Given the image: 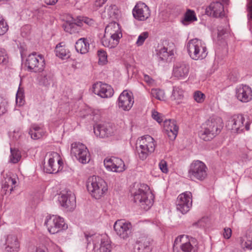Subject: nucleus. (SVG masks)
Instances as JSON below:
<instances>
[{
	"instance_id": "nucleus-34",
	"label": "nucleus",
	"mask_w": 252,
	"mask_h": 252,
	"mask_svg": "<svg viewBox=\"0 0 252 252\" xmlns=\"http://www.w3.org/2000/svg\"><path fill=\"white\" fill-rule=\"evenodd\" d=\"M42 133L41 128L35 125H32L29 131V134L33 139H38L41 138L43 135Z\"/></svg>"
},
{
	"instance_id": "nucleus-25",
	"label": "nucleus",
	"mask_w": 252,
	"mask_h": 252,
	"mask_svg": "<svg viewBox=\"0 0 252 252\" xmlns=\"http://www.w3.org/2000/svg\"><path fill=\"white\" fill-rule=\"evenodd\" d=\"M151 242L152 239L150 237L147 236L140 237L136 242L135 249L138 252H150L151 251L150 247Z\"/></svg>"
},
{
	"instance_id": "nucleus-46",
	"label": "nucleus",
	"mask_w": 252,
	"mask_h": 252,
	"mask_svg": "<svg viewBox=\"0 0 252 252\" xmlns=\"http://www.w3.org/2000/svg\"><path fill=\"white\" fill-rule=\"evenodd\" d=\"M149 33L147 32H142L140 35H139L136 44L138 46L142 45L145 39L148 37Z\"/></svg>"
},
{
	"instance_id": "nucleus-20",
	"label": "nucleus",
	"mask_w": 252,
	"mask_h": 252,
	"mask_svg": "<svg viewBox=\"0 0 252 252\" xmlns=\"http://www.w3.org/2000/svg\"><path fill=\"white\" fill-rule=\"evenodd\" d=\"M118 105L125 111H128L131 109L134 100L132 97V93H128L126 90L124 91L120 95L119 98Z\"/></svg>"
},
{
	"instance_id": "nucleus-55",
	"label": "nucleus",
	"mask_w": 252,
	"mask_h": 252,
	"mask_svg": "<svg viewBox=\"0 0 252 252\" xmlns=\"http://www.w3.org/2000/svg\"><path fill=\"white\" fill-rule=\"evenodd\" d=\"M107 0H95L94 4V6L96 9L101 7L106 1Z\"/></svg>"
},
{
	"instance_id": "nucleus-14",
	"label": "nucleus",
	"mask_w": 252,
	"mask_h": 252,
	"mask_svg": "<svg viewBox=\"0 0 252 252\" xmlns=\"http://www.w3.org/2000/svg\"><path fill=\"white\" fill-rule=\"evenodd\" d=\"M104 165L107 170L113 172H121L125 170L124 162L121 158L114 157L105 158Z\"/></svg>"
},
{
	"instance_id": "nucleus-30",
	"label": "nucleus",
	"mask_w": 252,
	"mask_h": 252,
	"mask_svg": "<svg viewBox=\"0 0 252 252\" xmlns=\"http://www.w3.org/2000/svg\"><path fill=\"white\" fill-rule=\"evenodd\" d=\"M120 38L119 35L117 37H108L107 35L104 34L101 39V43L105 47L113 48L119 44Z\"/></svg>"
},
{
	"instance_id": "nucleus-45",
	"label": "nucleus",
	"mask_w": 252,
	"mask_h": 252,
	"mask_svg": "<svg viewBox=\"0 0 252 252\" xmlns=\"http://www.w3.org/2000/svg\"><path fill=\"white\" fill-rule=\"evenodd\" d=\"M8 57L5 49L0 48V64H5L7 63Z\"/></svg>"
},
{
	"instance_id": "nucleus-28",
	"label": "nucleus",
	"mask_w": 252,
	"mask_h": 252,
	"mask_svg": "<svg viewBox=\"0 0 252 252\" xmlns=\"http://www.w3.org/2000/svg\"><path fill=\"white\" fill-rule=\"evenodd\" d=\"M105 35H107L108 37L119 35L120 38L122 37V33L121 31L119 25L115 22L110 23L105 28Z\"/></svg>"
},
{
	"instance_id": "nucleus-32",
	"label": "nucleus",
	"mask_w": 252,
	"mask_h": 252,
	"mask_svg": "<svg viewBox=\"0 0 252 252\" xmlns=\"http://www.w3.org/2000/svg\"><path fill=\"white\" fill-rule=\"evenodd\" d=\"M55 52L56 56L63 60L67 59L70 57L69 50L65 47L62 45V43L56 46Z\"/></svg>"
},
{
	"instance_id": "nucleus-40",
	"label": "nucleus",
	"mask_w": 252,
	"mask_h": 252,
	"mask_svg": "<svg viewBox=\"0 0 252 252\" xmlns=\"http://www.w3.org/2000/svg\"><path fill=\"white\" fill-rule=\"evenodd\" d=\"M205 224L204 220L203 219H200L197 221L193 223L189 227V229L190 231L195 232V229L203 228L205 226Z\"/></svg>"
},
{
	"instance_id": "nucleus-62",
	"label": "nucleus",
	"mask_w": 252,
	"mask_h": 252,
	"mask_svg": "<svg viewBox=\"0 0 252 252\" xmlns=\"http://www.w3.org/2000/svg\"><path fill=\"white\" fill-rule=\"evenodd\" d=\"M247 147L250 150H252V141H248L246 144Z\"/></svg>"
},
{
	"instance_id": "nucleus-24",
	"label": "nucleus",
	"mask_w": 252,
	"mask_h": 252,
	"mask_svg": "<svg viewBox=\"0 0 252 252\" xmlns=\"http://www.w3.org/2000/svg\"><path fill=\"white\" fill-rule=\"evenodd\" d=\"M5 252H18L20 244L17 237L13 235H8L5 239Z\"/></svg>"
},
{
	"instance_id": "nucleus-3",
	"label": "nucleus",
	"mask_w": 252,
	"mask_h": 252,
	"mask_svg": "<svg viewBox=\"0 0 252 252\" xmlns=\"http://www.w3.org/2000/svg\"><path fill=\"white\" fill-rule=\"evenodd\" d=\"M137 152L140 159L145 160L148 156L153 153L155 150L156 145L154 138L149 135L141 137L137 140Z\"/></svg>"
},
{
	"instance_id": "nucleus-12",
	"label": "nucleus",
	"mask_w": 252,
	"mask_h": 252,
	"mask_svg": "<svg viewBox=\"0 0 252 252\" xmlns=\"http://www.w3.org/2000/svg\"><path fill=\"white\" fill-rule=\"evenodd\" d=\"M59 201L62 206L68 211H72L76 207L75 194L69 190L62 191Z\"/></svg>"
},
{
	"instance_id": "nucleus-61",
	"label": "nucleus",
	"mask_w": 252,
	"mask_h": 252,
	"mask_svg": "<svg viewBox=\"0 0 252 252\" xmlns=\"http://www.w3.org/2000/svg\"><path fill=\"white\" fill-rule=\"evenodd\" d=\"M58 0H45V3L48 5H54L57 3Z\"/></svg>"
},
{
	"instance_id": "nucleus-63",
	"label": "nucleus",
	"mask_w": 252,
	"mask_h": 252,
	"mask_svg": "<svg viewBox=\"0 0 252 252\" xmlns=\"http://www.w3.org/2000/svg\"><path fill=\"white\" fill-rule=\"evenodd\" d=\"M1 99L0 98V116L5 113V109H2L1 107Z\"/></svg>"
},
{
	"instance_id": "nucleus-58",
	"label": "nucleus",
	"mask_w": 252,
	"mask_h": 252,
	"mask_svg": "<svg viewBox=\"0 0 252 252\" xmlns=\"http://www.w3.org/2000/svg\"><path fill=\"white\" fill-rule=\"evenodd\" d=\"M24 97H17L16 98V102L19 106H22L24 104Z\"/></svg>"
},
{
	"instance_id": "nucleus-42",
	"label": "nucleus",
	"mask_w": 252,
	"mask_h": 252,
	"mask_svg": "<svg viewBox=\"0 0 252 252\" xmlns=\"http://www.w3.org/2000/svg\"><path fill=\"white\" fill-rule=\"evenodd\" d=\"M8 30V26L5 21L0 17V35L5 34Z\"/></svg>"
},
{
	"instance_id": "nucleus-19",
	"label": "nucleus",
	"mask_w": 252,
	"mask_h": 252,
	"mask_svg": "<svg viewBox=\"0 0 252 252\" xmlns=\"http://www.w3.org/2000/svg\"><path fill=\"white\" fill-rule=\"evenodd\" d=\"M236 96L240 101L247 102L252 99V90L249 86L240 85L235 89Z\"/></svg>"
},
{
	"instance_id": "nucleus-50",
	"label": "nucleus",
	"mask_w": 252,
	"mask_h": 252,
	"mask_svg": "<svg viewBox=\"0 0 252 252\" xmlns=\"http://www.w3.org/2000/svg\"><path fill=\"white\" fill-rule=\"evenodd\" d=\"M218 37L223 38L222 36L225 34H228V30L226 28L222 27H219L218 28Z\"/></svg>"
},
{
	"instance_id": "nucleus-11",
	"label": "nucleus",
	"mask_w": 252,
	"mask_h": 252,
	"mask_svg": "<svg viewBox=\"0 0 252 252\" xmlns=\"http://www.w3.org/2000/svg\"><path fill=\"white\" fill-rule=\"evenodd\" d=\"M191 193L186 192L180 194L176 200V208L182 214H186L192 206Z\"/></svg>"
},
{
	"instance_id": "nucleus-59",
	"label": "nucleus",
	"mask_w": 252,
	"mask_h": 252,
	"mask_svg": "<svg viewBox=\"0 0 252 252\" xmlns=\"http://www.w3.org/2000/svg\"><path fill=\"white\" fill-rule=\"evenodd\" d=\"M229 79L232 81L235 82L239 79V76L237 74H235V75H233V74H232L229 75Z\"/></svg>"
},
{
	"instance_id": "nucleus-44",
	"label": "nucleus",
	"mask_w": 252,
	"mask_h": 252,
	"mask_svg": "<svg viewBox=\"0 0 252 252\" xmlns=\"http://www.w3.org/2000/svg\"><path fill=\"white\" fill-rule=\"evenodd\" d=\"M111 245L109 242H102L100 247V252H111Z\"/></svg>"
},
{
	"instance_id": "nucleus-29",
	"label": "nucleus",
	"mask_w": 252,
	"mask_h": 252,
	"mask_svg": "<svg viewBox=\"0 0 252 252\" xmlns=\"http://www.w3.org/2000/svg\"><path fill=\"white\" fill-rule=\"evenodd\" d=\"M75 47L76 51L81 54L88 53L90 48L88 40L85 38L79 39L76 42Z\"/></svg>"
},
{
	"instance_id": "nucleus-57",
	"label": "nucleus",
	"mask_w": 252,
	"mask_h": 252,
	"mask_svg": "<svg viewBox=\"0 0 252 252\" xmlns=\"http://www.w3.org/2000/svg\"><path fill=\"white\" fill-rule=\"evenodd\" d=\"M17 97H24V91H23V90L21 89L20 88H19V89L17 92V94H16V98H17Z\"/></svg>"
},
{
	"instance_id": "nucleus-37",
	"label": "nucleus",
	"mask_w": 252,
	"mask_h": 252,
	"mask_svg": "<svg viewBox=\"0 0 252 252\" xmlns=\"http://www.w3.org/2000/svg\"><path fill=\"white\" fill-rule=\"evenodd\" d=\"M11 155L10 156V162L13 163H17L21 158L20 151L15 149L10 148Z\"/></svg>"
},
{
	"instance_id": "nucleus-27",
	"label": "nucleus",
	"mask_w": 252,
	"mask_h": 252,
	"mask_svg": "<svg viewBox=\"0 0 252 252\" xmlns=\"http://www.w3.org/2000/svg\"><path fill=\"white\" fill-rule=\"evenodd\" d=\"M74 21L73 22L66 21L63 25L64 30L70 34L79 32L81 26H82V22L80 20L78 21L77 19Z\"/></svg>"
},
{
	"instance_id": "nucleus-36",
	"label": "nucleus",
	"mask_w": 252,
	"mask_h": 252,
	"mask_svg": "<svg viewBox=\"0 0 252 252\" xmlns=\"http://www.w3.org/2000/svg\"><path fill=\"white\" fill-rule=\"evenodd\" d=\"M197 19L193 10L188 9L184 15V18L182 21L184 25H188L189 23L197 21Z\"/></svg>"
},
{
	"instance_id": "nucleus-53",
	"label": "nucleus",
	"mask_w": 252,
	"mask_h": 252,
	"mask_svg": "<svg viewBox=\"0 0 252 252\" xmlns=\"http://www.w3.org/2000/svg\"><path fill=\"white\" fill-rule=\"evenodd\" d=\"M223 230V235L224 238L227 239H229L232 234L231 229L229 227H226L224 228Z\"/></svg>"
},
{
	"instance_id": "nucleus-22",
	"label": "nucleus",
	"mask_w": 252,
	"mask_h": 252,
	"mask_svg": "<svg viewBox=\"0 0 252 252\" xmlns=\"http://www.w3.org/2000/svg\"><path fill=\"white\" fill-rule=\"evenodd\" d=\"M16 183V178H13L10 175L6 174L2 181L1 194L5 195L11 194L13 189L15 187Z\"/></svg>"
},
{
	"instance_id": "nucleus-4",
	"label": "nucleus",
	"mask_w": 252,
	"mask_h": 252,
	"mask_svg": "<svg viewBox=\"0 0 252 252\" xmlns=\"http://www.w3.org/2000/svg\"><path fill=\"white\" fill-rule=\"evenodd\" d=\"M187 49L189 57L194 60H202L205 58L208 54L205 44L197 38L189 41Z\"/></svg>"
},
{
	"instance_id": "nucleus-60",
	"label": "nucleus",
	"mask_w": 252,
	"mask_h": 252,
	"mask_svg": "<svg viewBox=\"0 0 252 252\" xmlns=\"http://www.w3.org/2000/svg\"><path fill=\"white\" fill-rule=\"evenodd\" d=\"M47 248L44 246L39 247L36 248L35 252H46Z\"/></svg>"
},
{
	"instance_id": "nucleus-17",
	"label": "nucleus",
	"mask_w": 252,
	"mask_h": 252,
	"mask_svg": "<svg viewBox=\"0 0 252 252\" xmlns=\"http://www.w3.org/2000/svg\"><path fill=\"white\" fill-rule=\"evenodd\" d=\"M93 92L102 98H108L113 94V90L110 85L103 84L101 82L93 85Z\"/></svg>"
},
{
	"instance_id": "nucleus-2",
	"label": "nucleus",
	"mask_w": 252,
	"mask_h": 252,
	"mask_svg": "<svg viewBox=\"0 0 252 252\" xmlns=\"http://www.w3.org/2000/svg\"><path fill=\"white\" fill-rule=\"evenodd\" d=\"M134 202L142 209L147 211L154 203V195L145 184H141L138 189L132 193Z\"/></svg>"
},
{
	"instance_id": "nucleus-41",
	"label": "nucleus",
	"mask_w": 252,
	"mask_h": 252,
	"mask_svg": "<svg viewBox=\"0 0 252 252\" xmlns=\"http://www.w3.org/2000/svg\"><path fill=\"white\" fill-rule=\"evenodd\" d=\"M97 55L100 63L104 64L107 62V55L105 51L103 50H99L97 51Z\"/></svg>"
},
{
	"instance_id": "nucleus-39",
	"label": "nucleus",
	"mask_w": 252,
	"mask_h": 252,
	"mask_svg": "<svg viewBox=\"0 0 252 252\" xmlns=\"http://www.w3.org/2000/svg\"><path fill=\"white\" fill-rule=\"evenodd\" d=\"M184 97L183 91L179 88H175L173 90L172 98L177 101L178 103L180 102Z\"/></svg>"
},
{
	"instance_id": "nucleus-8",
	"label": "nucleus",
	"mask_w": 252,
	"mask_h": 252,
	"mask_svg": "<svg viewBox=\"0 0 252 252\" xmlns=\"http://www.w3.org/2000/svg\"><path fill=\"white\" fill-rule=\"evenodd\" d=\"M44 224L47 227L48 231L53 234L67 228V225L65 223L63 219L54 215L48 216Z\"/></svg>"
},
{
	"instance_id": "nucleus-38",
	"label": "nucleus",
	"mask_w": 252,
	"mask_h": 252,
	"mask_svg": "<svg viewBox=\"0 0 252 252\" xmlns=\"http://www.w3.org/2000/svg\"><path fill=\"white\" fill-rule=\"evenodd\" d=\"M151 94L153 97L160 100H162L165 98L164 91L159 89H152Z\"/></svg>"
},
{
	"instance_id": "nucleus-10",
	"label": "nucleus",
	"mask_w": 252,
	"mask_h": 252,
	"mask_svg": "<svg viewBox=\"0 0 252 252\" xmlns=\"http://www.w3.org/2000/svg\"><path fill=\"white\" fill-rule=\"evenodd\" d=\"M114 229L121 239L126 240L131 234L132 225L125 220H118L114 224Z\"/></svg>"
},
{
	"instance_id": "nucleus-9",
	"label": "nucleus",
	"mask_w": 252,
	"mask_h": 252,
	"mask_svg": "<svg viewBox=\"0 0 252 252\" xmlns=\"http://www.w3.org/2000/svg\"><path fill=\"white\" fill-rule=\"evenodd\" d=\"M71 154L82 163H86L90 160L89 151L82 143L76 142L72 144Z\"/></svg>"
},
{
	"instance_id": "nucleus-6",
	"label": "nucleus",
	"mask_w": 252,
	"mask_h": 252,
	"mask_svg": "<svg viewBox=\"0 0 252 252\" xmlns=\"http://www.w3.org/2000/svg\"><path fill=\"white\" fill-rule=\"evenodd\" d=\"M208 168L202 161L194 160L190 165L189 170V176L192 179H196L202 181L207 176Z\"/></svg>"
},
{
	"instance_id": "nucleus-16",
	"label": "nucleus",
	"mask_w": 252,
	"mask_h": 252,
	"mask_svg": "<svg viewBox=\"0 0 252 252\" xmlns=\"http://www.w3.org/2000/svg\"><path fill=\"white\" fill-rule=\"evenodd\" d=\"M187 235H181L177 237L175 240L173 245V252H195L197 251L196 247L193 246L190 242L183 243L178 248V245L183 242L182 239L187 238Z\"/></svg>"
},
{
	"instance_id": "nucleus-52",
	"label": "nucleus",
	"mask_w": 252,
	"mask_h": 252,
	"mask_svg": "<svg viewBox=\"0 0 252 252\" xmlns=\"http://www.w3.org/2000/svg\"><path fill=\"white\" fill-rule=\"evenodd\" d=\"M152 118L156 120L158 123H160L162 121V119L160 116V114L157 111H154L152 113Z\"/></svg>"
},
{
	"instance_id": "nucleus-23",
	"label": "nucleus",
	"mask_w": 252,
	"mask_h": 252,
	"mask_svg": "<svg viewBox=\"0 0 252 252\" xmlns=\"http://www.w3.org/2000/svg\"><path fill=\"white\" fill-rule=\"evenodd\" d=\"M94 130L95 135L100 138L108 137L113 133V129L109 124L96 125Z\"/></svg>"
},
{
	"instance_id": "nucleus-1",
	"label": "nucleus",
	"mask_w": 252,
	"mask_h": 252,
	"mask_svg": "<svg viewBox=\"0 0 252 252\" xmlns=\"http://www.w3.org/2000/svg\"><path fill=\"white\" fill-rule=\"evenodd\" d=\"M223 127L221 118L212 117L206 122L203 129L199 133V136L204 141H210L220 133Z\"/></svg>"
},
{
	"instance_id": "nucleus-26",
	"label": "nucleus",
	"mask_w": 252,
	"mask_h": 252,
	"mask_svg": "<svg viewBox=\"0 0 252 252\" xmlns=\"http://www.w3.org/2000/svg\"><path fill=\"white\" fill-rule=\"evenodd\" d=\"M163 126L168 133L169 137L175 139L178 134L179 127L176 125V122L172 120H166L164 121Z\"/></svg>"
},
{
	"instance_id": "nucleus-56",
	"label": "nucleus",
	"mask_w": 252,
	"mask_h": 252,
	"mask_svg": "<svg viewBox=\"0 0 252 252\" xmlns=\"http://www.w3.org/2000/svg\"><path fill=\"white\" fill-rule=\"evenodd\" d=\"M244 248L248 250H251L252 249V241L247 238V241L243 244Z\"/></svg>"
},
{
	"instance_id": "nucleus-33",
	"label": "nucleus",
	"mask_w": 252,
	"mask_h": 252,
	"mask_svg": "<svg viewBox=\"0 0 252 252\" xmlns=\"http://www.w3.org/2000/svg\"><path fill=\"white\" fill-rule=\"evenodd\" d=\"M157 55L160 61L165 62L169 56L174 55V53L172 50L168 51L167 48L163 47L157 50Z\"/></svg>"
},
{
	"instance_id": "nucleus-15",
	"label": "nucleus",
	"mask_w": 252,
	"mask_h": 252,
	"mask_svg": "<svg viewBox=\"0 0 252 252\" xmlns=\"http://www.w3.org/2000/svg\"><path fill=\"white\" fill-rule=\"evenodd\" d=\"M149 7L143 2H138L134 6L132 14L133 17L139 21H145L150 16Z\"/></svg>"
},
{
	"instance_id": "nucleus-47",
	"label": "nucleus",
	"mask_w": 252,
	"mask_h": 252,
	"mask_svg": "<svg viewBox=\"0 0 252 252\" xmlns=\"http://www.w3.org/2000/svg\"><path fill=\"white\" fill-rule=\"evenodd\" d=\"M107 12L110 16V17L115 16L118 12L117 6L116 5L111 4L107 8Z\"/></svg>"
},
{
	"instance_id": "nucleus-7",
	"label": "nucleus",
	"mask_w": 252,
	"mask_h": 252,
	"mask_svg": "<svg viewBox=\"0 0 252 252\" xmlns=\"http://www.w3.org/2000/svg\"><path fill=\"white\" fill-rule=\"evenodd\" d=\"M25 64L28 70L34 72L43 71L45 65L43 56L35 52L28 56Z\"/></svg>"
},
{
	"instance_id": "nucleus-49",
	"label": "nucleus",
	"mask_w": 252,
	"mask_h": 252,
	"mask_svg": "<svg viewBox=\"0 0 252 252\" xmlns=\"http://www.w3.org/2000/svg\"><path fill=\"white\" fill-rule=\"evenodd\" d=\"M248 19L252 20V0H249L247 3Z\"/></svg>"
},
{
	"instance_id": "nucleus-54",
	"label": "nucleus",
	"mask_w": 252,
	"mask_h": 252,
	"mask_svg": "<svg viewBox=\"0 0 252 252\" xmlns=\"http://www.w3.org/2000/svg\"><path fill=\"white\" fill-rule=\"evenodd\" d=\"M144 80L149 85H151L154 84V80L152 79L150 76L148 75L144 74Z\"/></svg>"
},
{
	"instance_id": "nucleus-43",
	"label": "nucleus",
	"mask_w": 252,
	"mask_h": 252,
	"mask_svg": "<svg viewBox=\"0 0 252 252\" xmlns=\"http://www.w3.org/2000/svg\"><path fill=\"white\" fill-rule=\"evenodd\" d=\"M193 97L194 100L198 103L203 102L205 98V94L199 91L194 92Z\"/></svg>"
},
{
	"instance_id": "nucleus-21",
	"label": "nucleus",
	"mask_w": 252,
	"mask_h": 252,
	"mask_svg": "<svg viewBox=\"0 0 252 252\" xmlns=\"http://www.w3.org/2000/svg\"><path fill=\"white\" fill-rule=\"evenodd\" d=\"M228 0H213L209 6L210 14L214 17H221L224 16V7L222 3H227Z\"/></svg>"
},
{
	"instance_id": "nucleus-31",
	"label": "nucleus",
	"mask_w": 252,
	"mask_h": 252,
	"mask_svg": "<svg viewBox=\"0 0 252 252\" xmlns=\"http://www.w3.org/2000/svg\"><path fill=\"white\" fill-rule=\"evenodd\" d=\"M54 155L57 156L56 153H54L52 157H50L47 164H44L43 166V169L45 172L49 174H55L58 172V170L56 168H54L55 164V160L54 159Z\"/></svg>"
},
{
	"instance_id": "nucleus-48",
	"label": "nucleus",
	"mask_w": 252,
	"mask_h": 252,
	"mask_svg": "<svg viewBox=\"0 0 252 252\" xmlns=\"http://www.w3.org/2000/svg\"><path fill=\"white\" fill-rule=\"evenodd\" d=\"M159 167L160 169L163 173H167L168 171V169L167 168V162L162 159L159 163Z\"/></svg>"
},
{
	"instance_id": "nucleus-13",
	"label": "nucleus",
	"mask_w": 252,
	"mask_h": 252,
	"mask_svg": "<svg viewBox=\"0 0 252 252\" xmlns=\"http://www.w3.org/2000/svg\"><path fill=\"white\" fill-rule=\"evenodd\" d=\"M189 69L190 65L188 61L177 62L174 65L173 75L179 79H184L189 75Z\"/></svg>"
},
{
	"instance_id": "nucleus-64",
	"label": "nucleus",
	"mask_w": 252,
	"mask_h": 252,
	"mask_svg": "<svg viewBox=\"0 0 252 252\" xmlns=\"http://www.w3.org/2000/svg\"><path fill=\"white\" fill-rule=\"evenodd\" d=\"M20 54H21V58L23 59L24 58V56H26V55L24 53V48L22 47H20Z\"/></svg>"
},
{
	"instance_id": "nucleus-35",
	"label": "nucleus",
	"mask_w": 252,
	"mask_h": 252,
	"mask_svg": "<svg viewBox=\"0 0 252 252\" xmlns=\"http://www.w3.org/2000/svg\"><path fill=\"white\" fill-rule=\"evenodd\" d=\"M53 81V75L50 73L42 74L40 75L39 79V83L40 85L48 86Z\"/></svg>"
},
{
	"instance_id": "nucleus-5",
	"label": "nucleus",
	"mask_w": 252,
	"mask_h": 252,
	"mask_svg": "<svg viewBox=\"0 0 252 252\" xmlns=\"http://www.w3.org/2000/svg\"><path fill=\"white\" fill-rule=\"evenodd\" d=\"M86 186L92 196L96 199L100 198L107 190L106 184L104 181L95 176L88 179Z\"/></svg>"
},
{
	"instance_id": "nucleus-51",
	"label": "nucleus",
	"mask_w": 252,
	"mask_h": 252,
	"mask_svg": "<svg viewBox=\"0 0 252 252\" xmlns=\"http://www.w3.org/2000/svg\"><path fill=\"white\" fill-rule=\"evenodd\" d=\"M78 21H81L82 22V26L83 25V23L89 25H92L94 23V21L89 18L87 17H82V18H78Z\"/></svg>"
},
{
	"instance_id": "nucleus-18",
	"label": "nucleus",
	"mask_w": 252,
	"mask_h": 252,
	"mask_svg": "<svg viewBox=\"0 0 252 252\" xmlns=\"http://www.w3.org/2000/svg\"><path fill=\"white\" fill-rule=\"evenodd\" d=\"M245 120L242 114L235 115L228 121L226 126L233 132L240 133L244 129Z\"/></svg>"
}]
</instances>
